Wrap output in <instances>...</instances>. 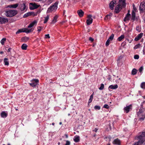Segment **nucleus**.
<instances>
[{"label":"nucleus","instance_id":"c03bdc74","mask_svg":"<svg viewBox=\"0 0 145 145\" xmlns=\"http://www.w3.org/2000/svg\"><path fill=\"white\" fill-rule=\"evenodd\" d=\"M43 27L39 26L38 27V31H41V29L43 28Z\"/></svg>","mask_w":145,"mask_h":145},{"label":"nucleus","instance_id":"37998d69","mask_svg":"<svg viewBox=\"0 0 145 145\" xmlns=\"http://www.w3.org/2000/svg\"><path fill=\"white\" fill-rule=\"evenodd\" d=\"M109 106L107 104H105L104 105L103 107L106 109H108L109 108Z\"/></svg>","mask_w":145,"mask_h":145},{"label":"nucleus","instance_id":"5701e85b","mask_svg":"<svg viewBox=\"0 0 145 145\" xmlns=\"http://www.w3.org/2000/svg\"><path fill=\"white\" fill-rule=\"evenodd\" d=\"M29 38L26 37H24L21 39L22 41L24 42H26L29 39Z\"/></svg>","mask_w":145,"mask_h":145},{"label":"nucleus","instance_id":"f03ea898","mask_svg":"<svg viewBox=\"0 0 145 145\" xmlns=\"http://www.w3.org/2000/svg\"><path fill=\"white\" fill-rule=\"evenodd\" d=\"M18 13V11L16 10H9L6 11L5 14L6 16L8 17H12Z\"/></svg>","mask_w":145,"mask_h":145},{"label":"nucleus","instance_id":"49530a36","mask_svg":"<svg viewBox=\"0 0 145 145\" xmlns=\"http://www.w3.org/2000/svg\"><path fill=\"white\" fill-rule=\"evenodd\" d=\"M143 69V67L142 66L139 69V72H141Z\"/></svg>","mask_w":145,"mask_h":145},{"label":"nucleus","instance_id":"aec40b11","mask_svg":"<svg viewBox=\"0 0 145 145\" xmlns=\"http://www.w3.org/2000/svg\"><path fill=\"white\" fill-rule=\"evenodd\" d=\"M144 142V140H141L139 139V140L137 142L135 143L134 145H141Z\"/></svg>","mask_w":145,"mask_h":145},{"label":"nucleus","instance_id":"b1692460","mask_svg":"<svg viewBox=\"0 0 145 145\" xmlns=\"http://www.w3.org/2000/svg\"><path fill=\"white\" fill-rule=\"evenodd\" d=\"M1 116L2 118H6L7 116V114L5 113V112H2L1 114Z\"/></svg>","mask_w":145,"mask_h":145},{"label":"nucleus","instance_id":"6ab92c4d","mask_svg":"<svg viewBox=\"0 0 145 145\" xmlns=\"http://www.w3.org/2000/svg\"><path fill=\"white\" fill-rule=\"evenodd\" d=\"M37 22L36 20L34 21L29 24L28 26V28H30L33 27L35 25L37 24Z\"/></svg>","mask_w":145,"mask_h":145},{"label":"nucleus","instance_id":"bb28decb","mask_svg":"<svg viewBox=\"0 0 145 145\" xmlns=\"http://www.w3.org/2000/svg\"><path fill=\"white\" fill-rule=\"evenodd\" d=\"M18 6V4L17 3L13 4V5H10L8 6V7L10 8H16Z\"/></svg>","mask_w":145,"mask_h":145},{"label":"nucleus","instance_id":"7ed1b4c3","mask_svg":"<svg viewBox=\"0 0 145 145\" xmlns=\"http://www.w3.org/2000/svg\"><path fill=\"white\" fill-rule=\"evenodd\" d=\"M58 3L55 2L54 5L51 6L48 8L47 11V13L52 12L54 10H56L57 8Z\"/></svg>","mask_w":145,"mask_h":145},{"label":"nucleus","instance_id":"c85d7f7f","mask_svg":"<svg viewBox=\"0 0 145 145\" xmlns=\"http://www.w3.org/2000/svg\"><path fill=\"white\" fill-rule=\"evenodd\" d=\"M79 136H75L74 139V140L76 142H78L79 141Z\"/></svg>","mask_w":145,"mask_h":145},{"label":"nucleus","instance_id":"a878e982","mask_svg":"<svg viewBox=\"0 0 145 145\" xmlns=\"http://www.w3.org/2000/svg\"><path fill=\"white\" fill-rule=\"evenodd\" d=\"M27 45L25 44H23L21 48L23 50H26L27 49Z\"/></svg>","mask_w":145,"mask_h":145},{"label":"nucleus","instance_id":"4be33fe9","mask_svg":"<svg viewBox=\"0 0 145 145\" xmlns=\"http://www.w3.org/2000/svg\"><path fill=\"white\" fill-rule=\"evenodd\" d=\"M120 3H122V7H125L126 6V3H125V0H119Z\"/></svg>","mask_w":145,"mask_h":145},{"label":"nucleus","instance_id":"ea45409f","mask_svg":"<svg viewBox=\"0 0 145 145\" xmlns=\"http://www.w3.org/2000/svg\"><path fill=\"white\" fill-rule=\"evenodd\" d=\"M112 13H109L106 16L105 18V20L106 18H108V16H112Z\"/></svg>","mask_w":145,"mask_h":145},{"label":"nucleus","instance_id":"e433bc0d","mask_svg":"<svg viewBox=\"0 0 145 145\" xmlns=\"http://www.w3.org/2000/svg\"><path fill=\"white\" fill-rule=\"evenodd\" d=\"M104 85L103 84H101V86L99 88L100 90H103L104 89Z\"/></svg>","mask_w":145,"mask_h":145},{"label":"nucleus","instance_id":"1a4fd4ad","mask_svg":"<svg viewBox=\"0 0 145 145\" xmlns=\"http://www.w3.org/2000/svg\"><path fill=\"white\" fill-rule=\"evenodd\" d=\"M30 5L32 6L30 7V8L31 10H33L37 8L40 6V5H38L35 3H30Z\"/></svg>","mask_w":145,"mask_h":145},{"label":"nucleus","instance_id":"473e14b6","mask_svg":"<svg viewBox=\"0 0 145 145\" xmlns=\"http://www.w3.org/2000/svg\"><path fill=\"white\" fill-rule=\"evenodd\" d=\"M49 15H48L45 18L44 21V24L46 23L48 21L49 18Z\"/></svg>","mask_w":145,"mask_h":145},{"label":"nucleus","instance_id":"a211bd4d","mask_svg":"<svg viewBox=\"0 0 145 145\" xmlns=\"http://www.w3.org/2000/svg\"><path fill=\"white\" fill-rule=\"evenodd\" d=\"M120 140L118 138L114 140L113 142V144L118 145H120Z\"/></svg>","mask_w":145,"mask_h":145},{"label":"nucleus","instance_id":"20e7f679","mask_svg":"<svg viewBox=\"0 0 145 145\" xmlns=\"http://www.w3.org/2000/svg\"><path fill=\"white\" fill-rule=\"evenodd\" d=\"M33 31V29L32 28L28 29L26 28L24 30H23L21 29H20L17 31L16 34H18L20 33L21 32H25L27 33H29L31 32H32Z\"/></svg>","mask_w":145,"mask_h":145},{"label":"nucleus","instance_id":"dca6fc26","mask_svg":"<svg viewBox=\"0 0 145 145\" xmlns=\"http://www.w3.org/2000/svg\"><path fill=\"white\" fill-rule=\"evenodd\" d=\"M77 13L80 17H82L84 14V12L81 9L78 10L77 11Z\"/></svg>","mask_w":145,"mask_h":145},{"label":"nucleus","instance_id":"423d86ee","mask_svg":"<svg viewBox=\"0 0 145 145\" xmlns=\"http://www.w3.org/2000/svg\"><path fill=\"white\" fill-rule=\"evenodd\" d=\"M139 10L141 12H145V3H144L142 2L140 3L139 7Z\"/></svg>","mask_w":145,"mask_h":145},{"label":"nucleus","instance_id":"e2e57ef3","mask_svg":"<svg viewBox=\"0 0 145 145\" xmlns=\"http://www.w3.org/2000/svg\"><path fill=\"white\" fill-rule=\"evenodd\" d=\"M0 53L1 54H2L3 53V51H1L0 52Z\"/></svg>","mask_w":145,"mask_h":145},{"label":"nucleus","instance_id":"8fccbe9b","mask_svg":"<svg viewBox=\"0 0 145 145\" xmlns=\"http://www.w3.org/2000/svg\"><path fill=\"white\" fill-rule=\"evenodd\" d=\"M50 36L49 34H47L45 35V38L49 39L50 38Z\"/></svg>","mask_w":145,"mask_h":145},{"label":"nucleus","instance_id":"864d4df0","mask_svg":"<svg viewBox=\"0 0 145 145\" xmlns=\"http://www.w3.org/2000/svg\"><path fill=\"white\" fill-rule=\"evenodd\" d=\"M93 93H93V94L91 95L90 96V99H93Z\"/></svg>","mask_w":145,"mask_h":145},{"label":"nucleus","instance_id":"052dcab7","mask_svg":"<svg viewBox=\"0 0 145 145\" xmlns=\"http://www.w3.org/2000/svg\"><path fill=\"white\" fill-rule=\"evenodd\" d=\"M65 136L67 138H68V135L67 134H65Z\"/></svg>","mask_w":145,"mask_h":145},{"label":"nucleus","instance_id":"bf43d9fd","mask_svg":"<svg viewBox=\"0 0 145 145\" xmlns=\"http://www.w3.org/2000/svg\"><path fill=\"white\" fill-rule=\"evenodd\" d=\"M138 17H136L135 20H136L137 21H138Z\"/></svg>","mask_w":145,"mask_h":145},{"label":"nucleus","instance_id":"412c9836","mask_svg":"<svg viewBox=\"0 0 145 145\" xmlns=\"http://www.w3.org/2000/svg\"><path fill=\"white\" fill-rule=\"evenodd\" d=\"M118 85L117 84L114 85H111L109 86L108 89H116L118 88Z\"/></svg>","mask_w":145,"mask_h":145},{"label":"nucleus","instance_id":"0e129e2a","mask_svg":"<svg viewBox=\"0 0 145 145\" xmlns=\"http://www.w3.org/2000/svg\"><path fill=\"white\" fill-rule=\"evenodd\" d=\"M54 123H52V125H54Z\"/></svg>","mask_w":145,"mask_h":145},{"label":"nucleus","instance_id":"ddd939ff","mask_svg":"<svg viewBox=\"0 0 145 145\" xmlns=\"http://www.w3.org/2000/svg\"><path fill=\"white\" fill-rule=\"evenodd\" d=\"M116 1H112L110 3L109 5V7L111 10L113 9V7L114 6V4H116Z\"/></svg>","mask_w":145,"mask_h":145},{"label":"nucleus","instance_id":"09e8293b","mask_svg":"<svg viewBox=\"0 0 145 145\" xmlns=\"http://www.w3.org/2000/svg\"><path fill=\"white\" fill-rule=\"evenodd\" d=\"M123 56H120L118 58V59H117V61H120V60H121V59H122V58H123Z\"/></svg>","mask_w":145,"mask_h":145},{"label":"nucleus","instance_id":"c756f323","mask_svg":"<svg viewBox=\"0 0 145 145\" xmlns=\"http://www.w3.org/2000/svg\"><path fill=\"white\" fill-rule=\"evenodd\" d=\"M8 59L6 58H4V62L5 65H9V63L8 61Z\"/></svg>","mask_w":145,"mask_h":145},{"label":"nucleus","instance_id":"2eb2a0df","mask_svg":"<svg viewBox=\"0 0 145 145\" xmlns=\"http://www.w3.org/2000/svg\"><path fill=\"white\" fill-rule=\"evenodd\" d=\"M136 18V14L134 10H133L131 14V20H132V22H133L135 20Z\"/></svg>","mask_w":145,"mask_h":145},{"label":"nucleus","instance_id":"0eeeda50","mask_svg":"<svg viewBox=\"0 0 145 145\" xmlns=\"http://www.w3.org/2000/svg\"><path fill=\"white\" fill-rule=\"evenodd\" d=\"M122 5L120 4H119L117 5L115 9V12L116 13H118L120 10L123 8Z\"/></svg>","mask_w":145,"mask_h":145},{"label":"nucleus","instance_id":"39448f33","mask_svg":"<svg viewBox=\"0 0 145 145\" xmlns=\"http://www.w3.org/2000/svg\"><path fill=\"white\" fill-rule=\"evenodd\" d=\"M39 80L37 79L32 80L31 82L29 83L30 85L32 87H35L39 83Z\"/></svg>","mask_w":145,"mask_h":145},{"label":"nucleus","instance_id":"6e6552de","mask_svg":"<svg viewBox=\"0 0 145 145\" xmlns=\"http://www.w3.org/2000/svg\"><path fill=\"white\" fill-rule=\"evenodd\" d=\"M92 16L89 15L88 16V19L86 20V23L88 25H90L93 22V19L92 18Z\"/></svg>","mask_w":145,"mask_h":145},{"label":"nucleus","instance_id":"2f4dec72","mask_svg":"<svg viewBox=\"0 0 145 145\" xmlns=\"http://www.w3.org/2000/svg\"><path fill=\"white\" fill-rule=\"evenodd\" d=\"M124 37V35H122L118 38V40L120 41H121Z\"/></svg>","mask_w":145,"mask_h":145},{"label":"nucleus","instance_id":"a18cd8bd","mask_svg":"<svg viewBox=\"0 0 145 145\" xmlns=\"http://www.w3.org/2000/svg\"><path fill=\"white\" fill-rule=\"evenodd\" d=\"M134 58L135 59H138L139 58V56L138 55H135L134 56Z\"/></svg>","mask_w":145,"mask_h":145},{"label":"nucleus","instance_id":"680f3d73","mask_svg":"<svg viewBox=\"0 0 145 145\" xmlns=\"http://www.w3.org/2000/svg\"><path fill=\"white\" fill-rule=\"evenodd\" d=\"M139 29V27H136V30H137V31H138V30Z\"/></svg>","mask_w":145,"mask_h":145},{"label":"nucleus","instance_id":"4468645a","mask_svg":"<svg viewBox=\"0 0 145 145\" xmlns=\"http://www.w3.org/2000/svg\"><path fill=\"white\" fill-rule=\"evenodd\" d=\"M34 14V12H29L24 14V15L23 17L24 18H25L29 16H30L32 15H33L34 16H35V15Z\"/></svg>","mask_w":145,"mask_h":145},{"label":"nucleus","instance_id":"603ef678","mask_svg":"<svg viewBox=\"0 0 145 145\" xmlns=\"http://www.w3.org/2000/svg\"><path fill=\"white\" fill-rule=\"evenodd\" d=\"M131 15L130 14H129V12H128V13L126 15V16H127V17H128L129 18V16H130Z\"/></svg>","mask_w":145,"mask_h":145},{"label":"nucleus","instance_id":"5fc2aeb1","mask_svg":"<svg viewBox=\"0 0 145 145\" xmlns=\"http://www.w3.org/2000/svg\"><path fill=\"white\" fill-rule=\"evenodd\" d=\"M92 99H89V100L88 103H91L92 101Z\"/></svg>","mask_w":145,"mask_h":145},{"label":"nucleus","instance_id":"f704fd0d","mask_svg":"<svg viewBox=\"0 0 145 145\" xmlns=\"http://www.w3.org/2000/svg\"><path fill=\"white\" fill-rule=\"evenodd\" d=\"M114 35L113 34H112L109 37L108 39L110 40H112L114 38Z\"/></svg>","mask_w":145,"mask_h":145},{"label":"nucleus","instance_id":"de8ad7c7","mask_svg":"<svg viewBox=\"0 0 145 145\" xmlns=\"http://www.w3.org/2000/svg\"><path fill=\"white\" fill-rule=\"evenodd\" d=\"M70 142L68 140H67L66 141V143L65 145H70Z\"/></svg>","mask_w":145,"mask_h":145},{"label":"nucleus","instance_id":"a19ab883","mask_svg":"<svg viewBox=\"0 0 145 145\" xmlns=\"http://www.w3.org/2000/svg\"><path fill=\"white\" fill-rule=\"evenodd\" d=\"M129 20V18L128 17H127V16H126L124 18L123 21L124 22H126L127 20H128V21Z\"/></svg>","mask_w":145,"mask_h":145},{"label":"nucleus","instance_id":"58836bf2","mask_svg":"<svg viewBox=\"0 0 145 145\" xmlns=\"http://www.w3.org/2000/svg\"><path fill=\"white\" fill-rule=\"evenodd\" d=\"M94 108L95 110H99L101 109V107L100 106H95L94 107Z\"/></svg>","mask_w":145,"mask_h":145},{"label":"nucleus","instance_id":"393cba45","mask_svg":"<svg viewBox=\"0 0 145 145\" xmlns=\"http://www.w3.org/2000/svg\"><path fill=\"white\" fill-rule=\"evenodd\" d=\"M20 9L22 11L24 10L26 8V6L25 3H23L21 5Z\"/></svg>","mask_w":145,"mask_h":145},{"label":"nucleus","instance_id":"9b49d317","mask_svg":"<svg viewBox=\"0 0 145 145\" xmlns=\"http://www.w3.org/2000/svg\"><path fill=\"white\" fill-rule=\"evenodd\" d=\"M132 106L131 105H130L129 106H127L124 108V110L126 113H128L129 112L130 109L131 108Z\"/></svg>","mask_w":145,"mask_h":145},{"label":"nucleus","instance_id":"c9c22d12","mask_svg":"<svg viewBox=\"0 0 145 145\" xmlns=\"http://www.w3.org/2000/svg\"><path fill=\"white\" fill-rule=\"evenodd\" d=\"M140 86L143 89L145 88V82H143L141 84Z\"/></svg>","mask_w":145,"mask_h":145},{"label":"nucleus","instance_id":"774afa93","mask_svg":"<svg viewBox=\"0 0 145 145\" xmlns=\"http://www.w3.org/2000/svg\"><path fill=\"white\" fill-rule=\"evenodd\" d=\"M2 59H0V62H1V61H2Z\"/></svg>","mask_w":145,"mask_h":145},{"label":"nucleus","instance_id":"3c124183","mask_svg":"<svg viewBox=\"0 0 145 145\" xmlns=\"http://www.w3.org/2000/svg\"><path fill=\"white\" fill-rule=\"evenodd\" d=\"M89 39L90 41L91 42H93L94 40L91 37H90Z\"/></svg>","mask_w":145,"mask_h":145},{"label":"nucleus","instance_id":"cd10ccee","mask_svg":"<svg viewBox=\"0 0 145 145\" xmlns=\"http://www.w3.org/2000/svg\"><path fill=\"white\" fill-rule=\"evenodd\" d=\"M58 18V16L57 15L55 16L53 20H52V22L51 23V24H54L56 22Z\"/></svg>","mask_w":145,"mask_h":145},{"label":"nucleus","instance_id":"72a5a7b5","mask_svg":"<svg viewBox=\"0 0 145 145\" xmlns=\"http://www.w3.org/2000/svg\"><path fill=\"white\" fill-rule=\"evenodd\" d=\"M6 39L5 38L3 39L1 41V44L3 45L4 44L5 42L6 41Z\"/></svg>","mask_w":145,"mask_h":145},{"label":"nucleus","instance_id":"4c0bfd02","mask_svg":"<svg viewBox=\"0 0 145 145\" xmlns=\"http://www.w3.org/2000/svg\"><path fill=\"white\" fill-rule=\"evenodd\" d=\"M110 41L108 39L107 40L106 43V46H108L109 45Z\"/></svg>","mask_w":145,"mask_h":145},{"label":"nucleus","instance_id":"f3484780","mask_svg":"<svg viewBox=\"0 0 145 145\" xmlns=\"http://www.w3.org/2000/svg\"><path fill=\"white\" fill-rule=\"evenodd\" d=\"M143 33H141L138 34L135 38V40L137 41L139 40L143 36Z\"/></svg>","mask_w":145,"mask_h":145},{"label":"nucleus","instance_id":"f8f14e48","mask_svg":"<svg viewBox=\"0 0 145 145\" xmlns=\"http://www.w3.org/2000/svg\"><path fill=\"white\" fill-rule=\"evenodd\" d=\"M8 22V20L7 18L1 17L0 24H5L6 23Z\"/></svg>","mask_w":145,"mask_h":145},{"label":"nucleus","instance_id":"7c9ffc66","mask_svg":"<svg viewBox=\"0 0 145 145\" xmlns=\"http://www.w3.org/2000/svg\"><path fill=\"white\" fill-rule=\"evenodd\" d=\"M137 70L135 69H133L132 71L131 74L132 75H134L136 74L137 72Z\"/></svg>","mask_w":145,"mask_h":145},{"label":"nucleus","instance_id":"9d476101","mask_svg":"<svg viewBox=\"0 0 145 145\" xmlns=\"http://www.w3.org/2000/svg\"><path fill=\"white\" fill-rule=\"evenodd\" d=\"M137 137V139H140L141 140H144V141L145 138V132H143L142 134L139 135Z\"/></svg>","mask_w":145,"mask_h":145},{"label":"nucleus","instance_id":"13d9d810","mask_svg":"<svg viewBox=\"0 0 145 145\" xmlns=\"http://www.w3.org/2000/svg\"><path fill=\"white\" fill-rule=\"evenodd\" d=\"M133 9L134 10L136 11V10H137V8H136V7H133Z\"/></svg>","mask_w":145,"mask_h":145},{"label":"nucleus","instance_id":"f257e3e1","mask_svg":"<svg viewBox=\"0 0 145 145\" xmlns=\"http://www.w3.org/2000/svg\"><path fill=\"white\" fill-rule=\"evenodd\" d=\"M145 111V109L142 106L140 108L139 111L137 113L138 116L140 120H143L145 118V113H143Z\"/></svg>","mask_w":145,"mask_h":145},{"label":"nucleus","instance_id":"69168bd1","mask_svg":"<svg viewBox=\"0 0 145 145\" xmlns=\"http://www.w3.org/2000/svg\"><path fill=\"white\" fill-rule=\"evenodd\" d=\"M60 125H61L62 124V123L61 122H60L59 123Z\"/></svg>","mask_w":145,"mask_h":145},{"label":"nucleus","instance_id":"79ce46f5","mask_svg":"<svg viewBox=\"0 0 145 145\" xmlns=\"http://www.w3.org/2000/svg\"><path fill=\"white\" fill-rule=\"evenodd\" d=\"M140 46V44H137L134 47V49H136L137 48H139Z\"/></svg>","mask_w":145,"mask_h":145},{"label":"nucleus","instance_id":"6e6d98bb","mask_svg":"<svg viewBox=\"0 0 145 145\" xmlns=\"http://www.w3.org/2000/svg\"><path fill=\"white\" fill-rule=\"evenodd\" d=\"M98 129H97V128H95L94 129V130H93V131H95V132H97V131L98 130Z\"/></svg>","mask_w":145,"mask_h":145},{"label":"nucleus","instance_id":"338daca9","mask_svg":"<svg viewBox=\"0 0 145 145\" xmlns=\"http://www.w3.org/2000/svg\"><path fill=\"white\" fill-rule=\"evenodd\" d=\"M60 142H58V145H60Z\"/></svg>","mask_w":145,"mask_h":145},{"label":"nucleus","instance_id":"4d7b16f0","mask_svg":"<svg viewBox=\"0 0 145 145\" xmlns=\"http://www.w3.org/2000/svg\"><path fill=\"white\" fill-rule=\"evenodd\" d=\"M11 50V48H9L8 49V50L7 51L8 52H10Z\"/></svg>","mask_w":145,"mask_h":145}]
</instances>
